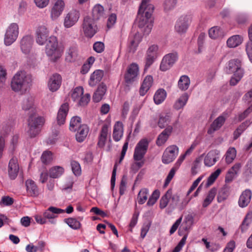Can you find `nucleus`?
<instances>
[{
    "label": "nucleus",
    "mask_w": 252,
    "mask_h": 252,
    "mask_svg": "<svg viewBox=\"0 0 252 252\" xmlns=\"http://www.w3.org/2000/svg\"><path fill=\"white\" fill-rule=\"evenodd\" d=\"M149 141L146 138L141 139L136 144L133 154L135 164L139 169L144 164V157L149 146Z\"/></svg>",
    "instance_id": "obj_5"
},
{
    "label": "nucleus",
    "mask_w": 252,
    "mask_h": 252,
    "mask_svg": "<svg viewBox=\"0 0 252 252\" xmlns=\"http://www.w3.org/2000/svg\"><path fill=\"white\" fill-rule=\"evenodd\" d=\"M178 153L179 148L177 146L173 145L168 147L163 154L162 162L164 164H168L172 162L176 158Z\"/></svg>",
    "instance_id": "obj_12"
},
{
    "label": "nucleus",
    "mask_w": 252,
    "mask_h": 252,
    "mask_svg": "<svg viewBox=\"0 0 252 252\" xmlns=\"http://www.w3.org/2000/svg\"><path fill=\"white\" fill-rule=\"evenodd\" d=\"M220 157V151L216 149L211 150L204 157V165L207 167H211L213 166L219 159Z\"/></svg>",
    "instance_id": "obj_16"
},
{
    "label": "nucleus",
    "mask_w": 252,
    "mask_h": 252,
    "mask_svg": "<svg viewBox=\"0 0 252 252\" xmlns=\"http://www.w3.org/2000/svg\"><path fill=\"white\" fill-rule=\"evenodd\" d=\"M33 38L31 35L24 36L20 42V47L22 52L25 54H28L32 48Z\"/></svg>",
    "instance_id": "obj_21"
},
{
    "label": "nucleus",
    "mask_w": 252,
    "mask_h": 252,
    "mask_svg": "<svg viewBox=\"0 0 252 252\" xmlns=\"http://www.w3.org/2000/svg\"><path fill=\"white\" fill-rule=\"evenodd\" d=\"M178 59V54L176 52H173L165 55L160 64V70L165 71L169 69Z\"/></svg>",
    "instance_id": "obj_11"
},
{
    "label": "nucleus",
    "mask_w": 252,
    "mask_h": 252,
    "mask_svg": "<svg viewBox=\"0 0 252 252\" xmlns=\"http://www.w3.org/2000/svg\"><path fill=\"white\" fill-rule=\"evenodd\" d=\"M80 17L79 11L72 9L64 17L63 25L65 28H70L78 21Z\"/></svg>",
    "instance_id": "obj_15"
},
{
    "label": "nucleus",
    "mask_w": 252,
    "mask_h": 252,
    "mask_svg": "<svg viewBox=\"0 0 252 252\" xmlns=\"http://www.w3.org/2000/svg\"><path fill=\"white\" fill-rule=\"evenodd\" d=\"M178 169V168H176L174 166H173L171 168V169L170 170V171L165 179L164 185V187H166L168 185V184H169V183L170 182L171 180L174 177V176L175 174V173L177 171Z\"/></svg>",
    "instance_id": "obj_61"
},
{
    "label": "nucleus",
    "mask_w": 252,
    "mask_h": 252,
    "mask_svg": "<svg viewBox=\"0 0 252 252\" xmlns=\"http://www.w3.org/2000/svg\"><path fill=\"white\" fill-rule=\"evenodd\" d=\"M166 96V92L163 89L158 90L154 96V100L156 104L161 103Z\"/></svg>",
    "instance_id": "obj_46"
},
{
    "label": "nucleus",
    "mask_w": 252,
    "mask_h": 252,
    "mask_svg": "<svg viewBox=\"0 0 252 252\" xmlns=\"http://www.w3.org/2000/svg\"><path fill=\"white\" fill-rule=\"evenodd\" d=\"M13 129V126L11 124L6 123L3 126L1 133L3 135L8 134L12 131Z\"/></svg>",
    "instance_id": "obj_64"
},
{
    "label": "nucleus",
    "mask_w": 252,
    "mask_h": 252,
    "mask_svg": "<svg viewBox=\"0 0 252 252\" xmlns=\"http://www.w3.org/2000/svg\"><path fill=\"white\" fill-rule=\"evenodd\" d=\"M177 0H164L163 8L164 11L168 12L173 9L176 5Z\"/></svg>",
    "instance_id": "obj_54"
},
{
    "label": "nucleus",
    "mask_w": 252,
    "mask_h": 252,
    "mask_svg": "<svg viewBox=\"0 0 252 252\" xmlns=\"http://www.w3.org/2000/svg\"><path fill=\"white\" fill-rule=\"evenodd\" d=\"M190 85V79L187 75H183L180 77L178 81L179 88L182 91L187 90Z\"/></svg>",
    "instance_id": "obj_45"
},
{
    "label": "nucleus",
    "mask_w": 252,
    "mask_h": 252,
    "mask_svg": "<svg viewBox=\"0 0 252 252\" xmlns=\"http://www.w3.org/2000/svg\"><path fill=\"white\" fill-rule=\"evenodd\" d=\"M78 52L76 47H70L67 50L65 55V61L71 63L74 62L77 57Z\"/></svg>",
    "instance_id": "obj_39"
},
{
    "label": "nucleus",
    "mask_w": 252,
    "mask_h": 252,
    "mask_svg": "<svg viewBox=\"0 0 252 252\" xmlns=\"http://www.w3.org/2000/svg\"><path fill=\"white\" fill-rule=\"evenodd\" d=\"M209 35L212 39H216L222 35V32L220 27H213L209 30Z\"/></svg>",
    "instance_id": "obj_49"
},
{
    "label": "nucleus",
    "mask_w": 252,
    "mask_h": 252,
    "mask_svg": "<svg viewBox=\"0 0 252 252\" xmlns=\"http://www.w3.org/2000/svg\"><path fill=\"white\" fill-rule=\"evenodd\" d=\"M68 111V104L66 103L63 104L58 111L57 117V122L59 125L64 123Z\"/></svg>",
    "instance_id": "obj_26"
},
{
    "label": "nucleus",
    "mask_w": 252,
    "mask_h": 252,
    "mask_svg": "<svg viewBox=\"0 0 252 252\" xmlns=\"http://www.w3.org/2000/svg\"><path fill=\"white\" fill-rule=\"evenodd\" d=\"M124 133L123 125L120 121L117 122L114 126L113 138L116 142L120 141Z\"/></svg>",
    "instance_id": "obj_30"
},
{
    "label": "nucleus",
    "mask_w": 252,
    "mask_h": 252,
    "mask_svg": "<svg viewBox=\"0 0 252 252\" xmlns=\"http://www.w3.org/2000/svg\"><path fill=\"white\" fill-rule=\"evenodd\" d=\"M32 82L31 76L24 71H19L13 76L11 82V89L15 92L27 90Z\"/></svg>",
    "instance_id": "obj_2"
},
{
    "label": "nucleus",
    "mask_w": 252,
    "mask_h": 252,
    "mask_svg": "<svg viewBox=\"0 0 252 252\" xmlns=\"http://www.w3.org/2000/svg\"><path fill=\"white\" fill-rule=\"evenodd\" d=\"M150 0H143L140 6L137 22L138 26L145 34H149L153 26V19L152 15L154 6L148 3Z\"/></svg>",
    "instance_id": "obj_1"
},
{
    "label": "nucleus",
    "mask_w": 252,
    "mask_h": 252,
    "mask_svg": "<svg viewBox=\"0 0 252 252\" xmlns=\"http://www.w3.org/2000/svg\"><path fill=\"white\" fill-rule=\"evenodd\" d=\"M217 193V189L215 188L211 189L208 192L203 200L202 206L204 208L209 205L214 200Z\"/></svg>",
    "instance_id": "obj_42"
},
{
    "label": "nucleus",
    "mask_w": 252,
    "mask_h": 252,
    "mask_svg": "<svg viewBox=\"0 0 252 252\" xmlns=\"http://www.w3.org/2000/svg\"><path fill=\"white\" fill-rule=\"evenodd\" d=\"M225 120V119L223 116H219L211 124L210 127L208 130V133L209 134H212L215 131L219 129L222 126Z\"/></svg>",
    "instance_id": "obj_37"
},
{
    "label": "nucleus",
    "mask_w": 252,
    "mask_h": 252,
    "mask_svg": "<svg viewBox=\"0 0 252 252\" xmlns=\"http://www.w3.org/2000/svg\"><path fill=\"white\" fill-rule=\"evenodd\" d=\"M159 55V47L157 45L153 44L150 46L146 52L145 69H148Z\"/></svg>",
    "instance_id": "obj_10"
},
{
    "label": "nucleus",
    "mask_w": 252,
    "mask_h": 252,
    "mask_svg": "<svg viewBox=\"0 0 252 252\" xmlns=\"http://www.w3.org/2000/svg\"><path fill=\"white\" fill-rule=\"evenodd\" d=\"M106 90L107 87L105 84L101 83L99 85L93 95V100L96 102H99L105 94Z\"/></svg>",
    "instance_id": "obj_33"
},
{
    "label": "nucleus",
    "mask_w": 252,
    "mask_h": 252,
    "mask_svg": "<svg viewBox=\"0 0 252 252\" xmlns=\"http://www.w3.org/2000/svg\"><path fill=\"white\" fill-rule=\"evenodd\" d=\"M148 193V190L146 189H142L140 190L137 197V201L139 204H143L145 202L147 199Z\"/></svg>",
    "instance_id": "obj_50"
},
{
    "label": "nucleus",
    "mask_w": 252,
    "mask_h": 252,
    "mask_svg": "<svg viewBox=\"0 0 252 252\" xmlns=\"http://www.w3.org/2000/svg\"><path fill=\"white\" fill-rule=\"evenodd\" d=\"M244 71L241 68V62L238 60L230 61L226 68V72L228 74L238 73V71Z\"/></svg>",
    "instance_id": "obj_23"
},
{
    "label": "nucleus",
    "mask_w": 252,
    "mask_h": 252,
    "mask_svg": "<svg viewBox=\"0 0 252 252\" xmlns=\"http://www.w3.org/2000/svg\"><path fill=\"white\" fill-rule=\"evenodd\" d=\"M76 131V139L77 141L82 142L85 140L88 135L89 128L87 125H82Z\"/></svg>",
    "instance_id": "obj_35"
},
{
    "label": "nucleus",
    "mask_w": 252,
    "mask_h": 252,
    "mask_svg": "<svg viewBox=\"0 0 252 252\" xmlns=\"http://www.w3.org/2000/svg\"><path fill=\"white\" fill-rule=\"evenodd\" d=\"M172 198V200H176L178 201L179 200L178 196H172V191L168 190L166 193L162 196L160 200L159 207L161 209L165 208L169 201V200Z\"/></svg>",
    "instance_id": "obj_32"
},
{
    "label": "nucleus",
    "mask_w": 252,
    "mask_h": 252,
    "mask_svg": "<svg viewBox=\"0 0 252 252\" xmlns=\"http://www.w3.org/2000/svg\"><path fill=\"white\" fill-rule=\"evenodd\" d=\"M65 6L63 0H57L54 3L51 11V18L53 20H56L63 13Z\"/></svg>",
    "instance_id": "obj_17"
},
{
    "label": "nucleus",
    "mask_w": 252,
    "mask_h": 252,
    "mask_svg": "<svg viewBox=\"0 0 252 252\" xmlns=\"http://www.w3.org/2000/svg\"><path fill=\"white\" fill-rule=\"evenodd\" d=\"M61 83V76L58 74H54L50 77L48 82V87L51 92H54L59 89Z\"/></svg>",
    "instance_id": "obj_19"
},
{
    "label": "nucleus",
    "mask_w": 252,
    "mask_h": 252,
    "mask_svg": "<svg viewBox=\"0 0 252 252\" xmlns=\"http://www.w3.org/2000/svg\"><path fill=\"white\" fill-rule=\"evenodd\" d=\"M242 164L240 163H235L228 171L225 177V181L226 182H231L236 177L239 173Z\"/></svg>",
    "instance_id": "obj_27"
},
{
    "label": "nucleus",
    "mask_w": 252,
    "mask_h": 252,
    "mask_svg": "<svg viewBox=\"0 0 252 252\" xmlns=\"http://www.w3.org/2000/svg\"><path fill=\"white\" fill-rule=\"evenodd\" d=\"M153 83V78L151 75H147L144 79L139 90L140 94L144 95L152 87Z\"/></svg>",
    "instance_id": "obj_29"
},
{
    "label": "nucleus",
    "mask_w": 252,
    "mask_h": 252,
    "mask_svg": "<svg viewBox=\"0 0 252 252\" xmlns=\"http://www.w3.org/2000/svg\"><path fill=\"white\" fill-rule=\"evenodd\" d=\"M64 221L71 228L76 230L79 229L81 226L80 221L76 219L69 218L64 220Z\"/></svg>",
    "instance_id": "obj_48"
},
{
    "label": "nucleus",
    "mask_w": 252,
    "mask_h": 252,
    "mask_svg": "<svg viewBox=\"0 0 252 252\" xmlns=\"http://www.w3.org/2000/svg\"><path fill=\"white\" fill-rule=\"evenodd\" d=\"M221 171V169H218L209 176L207 179V181L206 184L207 187H209L214 183L220 174Z\"/></svg>",
    "instance_id": "obj_52"
},
{
    "label": "nucleus",
    "mask_w": 252,
    "mask_h": 252,
    "mask_svg": "<svg viewBox=\"0 0 252 252\" xmlns=\"http://www.w3.org/2000/svg\"><path fill=\"white\" fill-rule=\"evenodd\" d=\"M104 44L100 41L95 42L93 45V49L97 53H102L104 50Z\"/></svg>",
    "instance_id": "obj_62"
},
{
    "label": "nucleus",
    "mask_w": 252,
    "mask_h": 252,
    "mask_svg": "<svg viewBox=\"0 0 252 252\" xmlns=\"http://www.w3.org/2000/svg\"><path fill=\"white\" fill-rule=\"evenodd\" d=\"M44 122V119L35 113L31 114L28 120L27 133L29 136L34 137L37 136L40 133Z\"/></svg>",
    "instance_id": "obj_4"
},
{
    "label": "nucleus",
    "mask_w": 252,
    "mask_h": 252,
    "mask_svg": "<svg viewBox=\"0 0 252 252\" xmlns=\"http://www.w3.org/2000/svg\"><path fill=\"white\" fill-rule=\"evenodd\" d=\"M202 156V155L201 157L196 158L195 160L193 161L191 169V172L192 175H196L198 173V170L200 167L201 165Z\"/></svg>",
    "instance_id": "obj_57"
},
{
    "label": "nucleus",
    "mask_w": 252,
    "mask_h": 252,
    "mask_svg": "<svg viewBox=\"0 0 252 252\" xmlns=\"http://www.w3.org/2000/svg\"><path fill=\"white\" fill-rule=\"evenodd\" d=\"M82 30L86 37L92 38L97 32L95 20L90 16L85 17L82 24Z\"/></svg>",
    "instance_id": "obj_8"
},
{
    "label": "nucleus",
    "mask_w": 252,
    "mask_h": 252,
    "mask_svg": "<svg viewBox=\"0 0 252 252\" xmlns=\"http://www.w3.org/2000/svg\"><path fill=\"white\" fill-rule=\"evenodd\" d=\"M139 75V66L136 63L130 64L127 69L125 76V80L127 84H130L134 82Z\"/></svg>",
    "instance_id": "obj_13"
},
{
    "label": "nucleus",
    "mask_w": 252,
    "mask_h": 252,
    "mask_svg": "<svg viewBox=\"0 0 252 252\" xmlns=\"http://www.w3.org/2000/svg\"><path fill=\"white\" fill-rule=\"evenodd\" d=\"M19 172V165L18 161L16 158H12L8 164V173L9 178L12 179H15L17 176Z\"/></svg>",
    "instance_id": "obj_20"
},
{
    "label": "nucleus",
    "mask_w": 252,
    "mask_h": 252,
    "mask_svg": "<svg viewBox=\"0 0 252 252\" xmlns=\"http://www.w3.org/2000/svg\"><path fill=\"white\" fill-rule=\"evenodd\" d=\"M64 169L62 166H55L51 168L49 171V176L52 178H58L64 173Z\"/></svg>",
    "instance_id": "obj_41"
},
{
    "label": "nucleus",
    "mask_w": 252,
    "mask_h": 252,
    "mask_svg": "<svg viewBox=\"0 0 252 252\" xmlns=\"http://www.w3.org/2000/svg\"><path fill=\"white\" fill-rule=\"evenodd\" d=\"M84 90L81 87H77L71 92V97L78 105L85 106L90 100L91 96L89 94L83 95Z\"/></svg>",
    "instance_id": "obj_6"
},
{
    "label": "nucleus",
    "mask_w": 252,
    "mask_h": 252,
    "mask_svg": "<svg viewBox=\"0 0 252 252\" xmlns=\"http://www.w3.org/2000/svg\"><path fill=\"white\" fill-rule=\"evenodd\" d=\"M71 165L73 173L75 176H79L81 173V169L80 164L76 161H72L71 162Z\"/></svg>",
    "instance_id": "obj_60"
},
{
    "label": "nucleus",
    "mask_w": 252,
    "mask_h": 252,
    "mask_svg": "<svg viewBox=\"0 0 252 252\" xmlns=\"http://www.w3.org/2000/svg\"><path fill=\"white\" fill-rule=\"evenodd\" d=\"M63 52L58 45L57 37L50 36L45 46V53L49 60L53 63L57 62L62 57Z\"/></svg>",
    "instance_id": "obj_3"
},
{
    "label": "nucleus",
    "mask_w": 252,
    "mask_h": 252,
    "mask_svg": "<svg viewBox=\"0 0 252 252\" xmlns=\"http://www.w3.org/2000/svg\"><path fill=\"white\" fill-rule=\"evenodd\" d=\"M252 214H247V216H246L245 219L242 222V224H241V227H240L242 232H245L247 230L250 224L252 222Z\"/></svg>",
    "instance_id": "obj_53"
},
{
    "label": "nucleus",
    "mask_w": 252,
    "mask_h": 252,
    "mask_svg": "<svg viewBox=\"0 0 252 252\" xmlns=\"http://www.w3.org/2000/svg\"><path fill=\"white\" fill-rule=\"evenodd\" d=\"M193 223V217L190 215H188L185 218L184 221L180 228V230L181 231V230L182 229L185 232H188L191 227Z\"/></svg>",
    "instance_id": "obj_43"
},
{
    "label": "nucleus",
    "mask_w": 252,
    "mask_h": 252,
    "mask_svg": "<svg viewBox=\"0 0 252 252\" xmlns=\"http://www.w3.org/2000/svg\"><path fill=\"white\" fill-rule=\"evenodd\" d=\"M81 118L77 116L73 117L70 122L69 129L72 131H76L81 125Z\"/></svg>",
    "instance_id": "obj_47"
},
{
    "label": "nucleus",
    "mask_w": 252,
    "mask_h": 252,
    "mask_svg": "<svg viewBox=\"0 0 252 252\" xmlns=\"http://www.w3.org/2000/svg\"><path fill=\"white\" fill-rule=\"evenodd\" d=\"M103 76V72L101 70L94 71L91 75L89 84L91 86H94L99 82Z\"/></svg>",
    "instance_id": "obj_36"
},
{
    "label": "nucleus",
    "mask_w": 252,
    "mask_h": 252,
    "mask_svg": "<svg viewBox=\"0 0 252 252\" xmlns=\"http://www.w3.org/2000/svg\"><path fill=\"white\" fill-rule=\"evenodd\" d=\"M173 130L172 126L167 127L158 137L156 143L161 146L165 144Z\"/></svg>",
    "instance_id": "obj_28"
},
{
    "label": "nucleus",
    "mask_w": 252,
    "mask_h": 252,
    "mask_svg": "<svg viewBox=\"0 0 252 252\" xmlns=\"http://www.w3.org/2000/svg\"><path fill=\"white\" fill-rule=\"evenodd\" d=\"M170 121V117L169 115H166L164 116H161L159 118L158 125L160 128H162L167 125Z\"/></svg>",
    "instance_id": "obj_58"
},
{
    "label": "nucleus",
    "mask_w": 252,
    "mask_h": 252,
    "mask_svg": "<svg viewBox=\"0 0 252 252\" xmlns=\"http://www.w3.org/2000/svg\"><path fill=\"white\" fill-rule=\"evenodd\" d=\"M22 107L25 111H30L32 114L35 113L36 106L33 97L31 96H26L23 101Z\"/></svg>",
    "instance_id": "obj_24"
},
{
    "label": "nucleus",
    "mask_w": 252,
    "mask_h": 252,
    "mask_svg": "<svg viewBox=\"0 0 252 252\" xmlns=\"http://www.w3.org/2000/svg\"><path fill=\"white\" fill-rule=\"evenodd\" d=\"M251 123L250 121H246L243 123L234 131V139H237L243 132V131L248 127L250 125Z\"/></svg>",
    "instance_id": "obj_51"
},
{
    "label": "nucleus",
    "mask_w": 252,
    "mask_h": 252,
    "mask_svg": "<svg viewBox=\"0 0 252 252\" xmlns=\"http://www.w3.org/2000/svg\"><path fill=\"white\" fill-rule=\"evenodd\" d=\"M6 72L2 66H0V90L4 88L6 81Z\"/></svg>",
    "instance_id": "obj_59"
},
{
    "label": "nucleus",
    "mask_w": 252,
    "mask_h": 252,
    "mask_svg": "<svg viewBox=\"0 0 252 252\" xmlns=\"http://www.w3.org/2000/svg\"><path fill=\"white\" fill-rule=\"evenodd\" d=\"M237 152L234 147H230L226 151L224 157L225 161L227 164L231 163L235 159Z\"/></svg>",
    "instance_id": "obj_44"
},
{
    "label": "nucleus",
    "mask_w": 252,
    "mask_h": 252,
    "mask_svg": "<svg viewBox=\"0 0 252 252\" xmlns=\"http://www.w3.org/2000/svg\"><path fill=\"white\" fill-rule=\"evenodd\" d=\"M13 203V199L11 197L8 196H4L1 197L0 201V205L10 206L12 205Z\"/></svg>",
    "instance_id": "obj_63"
},
{
    "label": "nucleus",
    "mask_w": 252,
    "mask_h": 252,
    "mask_svg": "<svg viewBox=\"0 0 252 252\" xmlns=\"http://www.w3.org/2000/svg\"><path fill=\"white\" fill-rule=\"evenodd\" d=\"M189 95L187 93L183 94L175 102L174 108L176 110L182 109L186 105L189 99Z\"/></svg>",
    "instance_id": "obj_40"
},
{
    "label": "nucleus",
    "mask_w": 252,
    "mask_h": 252,
    "mask_svg": "<svg viewBox=\"0 0 252 252\" xmlns=\"http://www.w3.org/2000/svg\"><path fill=\"white\" fill-rule=\"evenodd\" d=\"M53 159L52 153L49 151H44L41 157V160L44 164H48Z\"/></svg>",
    "instance_id": "obj_55"
},
{
    "label": "nucleus",
    "mask_w": 252,
    "mask_h": 252,
    "mask_svg": "<svg viewBox=\"0 0 252 252\" xmlns=\"http://www.w3.org/2000/svg\"><path fill=\"white\" fill-rule=\"evenodd\" d=\"M26 190L28 195L32 197L37 196L39 193V190L35 182L28 179L26 181Z\"/></svg>",
    "instance_id": "obj_25"
},
{
    "label": "nucleus",
    "mask_w": 252,
    "mask_h": 252,
    "mask_svg": "<svg viewBox=\"0 0 252 252\" xmlns=\"http://www.w3.org/2000/svg\"><path fill=\"white\" fill-rule=\"evenodd\" d=\"M19 32V26L17 23L10 24L6 29L4 41L6 46L12 44L17 38Z\"/></svg>",
    "instance_id": "obj_7"
},
{
    "label": "nucleus",
    "mask_w": 252,
    "mask_h": 252,
    "mask_svg": "<svg viewBox=\"0 0 252 252\" xmlns=\"http://www.w3.org/2000/svg\"><path fill=\"white\" fill-rule=\"evenodd\" d=\"M36 42L39 45H43L49 40V31L45 26H39L36 31Z\"/></svg>",
    "instance_id": "obj_14"
},
{
    "label": "nucleus",
    "mask_w": 252,
    "mask_h": 252,
    "mask_svg": "<svg viewBox=\"0 0 252 252\" xmlns=\"http://www.w3.org/2000/svg\"><path fill=\"white\" fill-rule=\"evenodd\" d=\"M141 40V37L139 33H136L133 36H130L128 43L129 51L134 52L136 50Z\"/></svg>",
    "instance_id": "obj_34"
},
{
    "label": "nucleus",
    "mask_w": 252,
    "mask_h": 252,
    "mask_svg": "<svg viewBox=\"0 0 252 252\" xmlns=\"http://www.w3.org/2000/svg\"><path fill=\"white\" fill-rule=\"evenodd\" d=\"M192 20L190 15H182L177 20L175 25V31L180 34L185 33Z\"/></svg>",
    "instance_id": "obj_9"
},
{
    "label": "nucleus",
    "mask_w": 252,
    "mask_h": 252,
    "mask_svg": "<svg viewBox=\"0 0 252 252\" xmlns=\"http://www.w3.org/2000/svg\"><path fill=\"white\" fill-rule=\"evenodd\" d=\"M104 7L99 4H95L92 9V19L95 21L101 19L105 17Z\"/></svg>",
    "instance_id": "obj_31"
},
{
    "label": "nucleus",
    "mask_w": 252,
    "mask_h": 252,
    "mask_svg": "<svg viewBox=\"0 0 252 252\" xmlns=\"http://www.w3.org/2000/svg\"><path fill=\"white\" fill-rule=\"evenodd\" d=\"M244 75V71H238V73H234L233 76L230 80V84L232 86L236 85L241 79Z\"/></svg>",
    "instance_id": "obj_56"
},
{
    "label": "nucleus",
    "mask_w": 252,
    "mask_h": 252,
    "mask_svg": "<svg viewBox=\"0 0 252 252\" xmlns=\"http://www.w3.org/2000/svg\"><path fill=\"white\" fill-rule=\"evenodd\" d=\"M252 196V193L250 189H246L243 191L239 199V206L241 208L247 206L251 200Z\"/></svg>",
    "instance_id": "obj_22"
},
{
    "label": "nucleus",
    "mask_w": 252,
    "mask_h": 252,
    "mask_svg": "<svg viewBox=\"0 0 252 252\" xmlns=\"http://www.w3.org/2000/svg\"><path fill=\"white\" fill-rule=\"evenodd\" d=\"M243 40V38L240 35H234L230 37L227 40L228 47L235 48L240 45Z\"/></svg>",
    "instance_id": "obj_38"
},
{
    "label": "nucleus",
    "mask_w": 252,
    "mask_h": 252,
    "mask_svg": "<svg viewBox=\"0 0 252 252\" xmlns=\"http://www.w3.org/2000/svg\"><path fill=\"white\" fill-rule=\"evenodd\" d=\"M64 212V210L55 207H50L43 213V216L46 219L49 220L50 223L55 224L56 221L54 220L57 217L58 214Z\"/></svg>",
    "instance_id": "obj_18"
}]
</instances>
